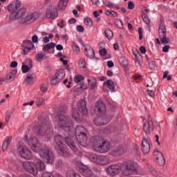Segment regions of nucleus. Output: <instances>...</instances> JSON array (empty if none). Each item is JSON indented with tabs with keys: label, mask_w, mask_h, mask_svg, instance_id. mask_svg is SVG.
Masks as SVG:
<instances>
[{
	"label": "nucleus",
	"mask_w": 177,
	"mask_h": 177,
	"mask_svg": "<svg viewBox=\"0 0 177 177\" xmlns=\"http://www.w3.org/2000/svg\"><path fill=\"white\" fill-rule=\"evenodd\" d=\"M21 1L19 0H15L12 1L7 7L8 12H10V19L11 20L19 19V23L20 24H31V23H34L35 20H37L39 17V15L37 12L34 13H27L26 8H21ZM19 9L17 12L16 11ZM15 13H16L15 15ZM27 13V14H26Z\"/></svg>",
	"instance_id": "1"
},
{
	"label": "nucleus",
	"mask_w": 177,
	"mask_h": 177,
	"mask_svg": "<svg viewBox=\"0 0 177 177\" xmlns=\"http://www.w3.org/2000/svg\"><path fill=\"white\" fill-rule=\"evenodd\" d=\"M34 132L39 135V136L45 137V140H50L53 138V130H52V125L50 122L47 120H44L42 122H40L37 127H35Z\"/></svg>",
	"instance_id": "2"
},
{
	"label": "nucleus",
	"mask_w": 177,
	"mask_h": 177,
	"mask_svg": "<svg viewBox=\"0 0 177 177\" xmlns=\"http://www.w3.org/2000/svg\"><path fill=\"white\" fill-rule=\"evenodd\" d=\"M88 130L83 126H77L75 128V136L77 142L83 147L88 146Z\"/></svg>",
	"instance_id": "3"
},
{
	"label": "nucleus",
	"mask_w": 177,
	"mask_h": 177,
	"mask_svg": "<svg viewBox=\"0 0 177 177\" xmlns=\"http://www.w3.org/2000/svg\"><path fill=\"white\" fill-rule=\"evenodd\" d=\"M94 149L97 153H107L110 150V142L102 138H96L93 141Z\"/></svg>",
	"instance_id": "4"
},
{
	"label": "nucleus",
	"mask_w": 177,
	"mask_h": 177,
	"mask_svg": "<svg viewBox=\"0 0 177 177\" xmlns=\"http://www.w3.org/2000/svg\"><path fill=\"white\" fill-rule=\"evenodd\" d=\"M38 153L41 158H42L46 164H53L55 162V154H53V152L52 150L49 149V148H41Z\"/></svg>",
	"instance_id": "5"
},
{
	"label": "nucleus",
	"mask_w": 177,
	"mask_h": 177,
	"mask_svg": "<svg viewBox=\"0 0 177 177\" xmlns=\"http://www.w3.org/2000/svg\"><path fill=\"white\" fill-rule=\"evenodd\" d=\"M160 24L159 25L158 35L160 38V41L163 45H167L169 44V38L167 37V26L164 23V17H160Z\"/></svg>",
	"instance_id": "6"
},
{
	"label": "nucleus",
	"mask_w": 177,
	"mask_h": 177,
	"mask_svg": "<svg viewBox=\"0 0 177 177\" xmlns=\"http://www.w3.org/2000/svg\"><path fill=\"white\" fill-rule=\"evenodd\" d=\"M136 165L133 162L129 161L126 162L121 167V170L122 175L124 176H129V175H132L134 171H136Z\"/></svg>",
	"instance_id": "7"
},
{
	"label": "nucleus",
	"mask_w": 177,
	"mask_h": 177,
	"mask_svg": "<svg viewBox=\"0 0 177 177\" xmlns=\"http://www.w3.org/2000/svg\"><path fill=\"white\" fill-rule=\"evenodd\" d=\"M57 122L59 128H71L73 125L71 118L64 114L58 115Z\"/></svg>",
	"instance_id": "8"
},
{
	"label": "nucleus",
	"mask_w": 177,
	"mask_h": 177,
	"mask_svg": "<svg viewBox=\"0 0 177 177\" xmlns=\"http://www.w3.org/2000/svg\"><path fill=\"white\" fill-rule=\"evenodd\" d=\"M19 154L25 160H31L32 158V152L26 146H19L18 147Z\"/></svg>",
	"instance_id": "9"
},
{
	"label": "nucleus",
	"mask_w": 177,
	"mask_h": 177,
	"mask_svg": "<svg viewBox=\"0 0 177 177\" xmlns=\"http://www.w3.org/2000/svg\"><path fill=\"white\" fill-rule=\"evenodd\" d=\"M22 167L26 172L37 176V169H35L34 162L25 161L22 163Z\"/></svg>",
	"instance_id": "10"
},
{
	"label": "nucleus",
	"mask_w": 177,
	"mask_h": 177,
	"mask_svg": "<svg viewBox=\"0 0 177 177\" xmlns=\"http://www.w3.org/2000/svg\"><path fill=\"white\" fill-rule=\"evenodd\" d=\"M77 171L80 172L84 176L91 177L93 176V171L88 166L84 164H79L76 167Z\"/></svg>",
	"instance_id": "11"
},
{
	"label": "nucleus",
	"mask_w": 177,
	"mask_h": 177,
	"mask_svg": "<svg viewBox=\"0 0 177 177\" xmlns=\"http://www.w3.org/2000/svg\"><path fill=\"white\" fill-rule=\"evenodd\" d=\"M28 144L30 146L32 151L38 153L42 148H41V143L37 137H31L28 140Z\"/></svg>",
	"instance_id": "12"
},
{
	"label": "nucleus",
	"mask_w": 177,
	"mask_h": 177,
	"mask_svg": "<svg viewBox=\"0 0 177 177\" xmlns=\"http://www.w3.org/2000/svg\"><path fill=\"white\" fill-rule=\"evenodd\" d=\"M55 142L59 146L62 154L64 157H68V153L64 149V145H63V143H64V138H63L62 136H56L55 137Z\"/></svg>",
	"instance_id": "13"
},
{
	"label": "nucleus",
	"mask_w": 177,
	"mask_h": 177,
	"mask_svg": "<svg viewBox=\"0 0 177 177\" xmlns=\"http://www.w3.org/2000/svg\"><path fill=\"white\" fill-rule=\"evenodd\" d=\"M106 104L103 101L99 100L95 102L94 111L97 115H101V114H104L106 113Z\"/></svg>",
	"instance_id": "14"
},
{
	"label": "nucleus",
	"mask_w": 177,
	"mask_h": 177,
	"mask_svg": "<svg viewBox=\"0 0 177 177\" xmlns=\"http://www.w3.org/2000/svg\"><path fill=\"white\" fill-rule=\"evenodd\" d=\"M141 149L144 154H149L150 150H151V140L149 138H143Z\"/></svg>",
	"instance_id": "15"
},
{
	"label": "nucleus",
	"mask_w": 177,
	"mask_h": 177,
	"mask_svg": "<svg viewBox=\"0 0 177 177\" xmlns=\"http://www.w3.org/2000/svg\"><path fill=\"white\" fill-rule=\"evenodd\" d=\"M154 129V124L153 119L149 116L148 122H145L143 125V131L147 135H150V132Z\"/></svg>",
	"instance_id": "16"
},
{
	"label": "nucleus",
	"mask_w": 177,
	"mask_h": 177,
	"mask_svg": "<svg viewBox=\"0 0 177 177\" xmlns=\"http://www.w3.org/2000/svg\"><path fill=\"white\" fill-rule=\"evenodd\" d=\"M46 17L47 19H56V17H57V10L56 9V7H48L46 10Z\"/></svg>",
	"instance_id": "17"
},
{
	"label": "nucleus",
	"mask_w": 177,
	"mask_h": 177,
	"mask_svg": "<svg viewBox=\"0 0 177 177\" xmlns=\"http://www.w3.org/2000/svg\"><path fill=\"white\" fill-rule=\"evenodd\" d=\"M107 172L112 176L118 175L119 172H121V167L120 165H112L107 168Z\"/></svg>",
	"instance_id": "18"
},
{
	"label": "nucleus",
	"mask_w": 177,
	"mask_h": 177,
	"mask_svg": "<svg viewBox=\"0 0 177 177\" xmlns=\"http://www.w3.org/2000/svg\"><path fill=\"white\" fill-rule=\"evenodd\" d=\"M153 156L156 157V161L159 165H165V158H164V155L160 152L158 149H156L153 151Z\"/></svg>",
	"instance_id": "19"
},
{
	"label": "nucleus",
	"mask_w": 177,
	"mask_h": 177,
	"mask_svg": "<svg viewBox=\"0 0 177 177\" xmlns=\"http://www.w3.org/2000/svg\"><path fill=\"white\" fill-rule=\"evenodd\" d=\"M94 122L95 125H97L98 127H103V125H106V124L110 122V118L106 116H104L103 118L98 117L95 118Z\"/></svg>",
	"instance_id": "20"
},
{
	"label": "nucleus",
	"mask_w": 177,
	"mask_h": 177,
	"mask_svg": "<svg viewBox=\"0 0 177 177\" xmlns=\"http://www.w3.org/2000/svg\"><path fill=\"white\" fill-rule=\"evenodd\" d=\"M33 162L35 164V169L37 171V175H38V171H45V162L41 159L37 158Z\"/></svg>",
	"instance_id": "21"
},
{
	"label": "nucleus",
	"mask_w": 177,
	"mask_h": 177,
	"mask_svg": "<svg viewBox=\"0 0 177 177\" xmlns=\"http://www.w3.org/2000/svg\"><path fill=\"white\" fill-rule=\"evenodd\" d=\"M77 107L80 111L82 113V114H84V115H86V114H88V109H86V102H85V100H79L77 102Z\"/></svg>",
	"instance_id": "22"
},
{
	"label": "nucleus",
	"mask_w": 177,
	"mask_h": 177,
	"mask_svg": "<svg viewBox=\"0 0 177 177\" xmlns=\"http://www.w3.org/2000/svg\"><path fill=\"white\" fill-rule=\"evenodd\" d=\"M65 142L68 145V146L71 149V150H73V151H78V147H77V145H75V142L71 139L70 137H66L65 138Z\"/></svg>",
	"instance_id": "23"
},
{
	"label": "nucleus",
	"mask_w": 177,
	"mask_h": 177,
	"mask_svg": "<svg viewBox=\"0 0 177 177\" xmlns=\"http://www.w3.org/2000/svg\"><path fill=\"white\" fill-rule=\"evenodd\" d=\"M97 164L98 165H107L110 164V158L106 156H100Z\"/></svg>",
	"instance_id": "24"
},
{
	"label": "nucleus",
	"mask_w": 177,
	"mask_h": 177,
	"mask_svg": "<svg viewBox=\"0 0 177 177\" xmlns=\"http://www.w3.org/2000/svg\"><path fill=\"white\" fill-rule=\"evenodd\" d=\"M72 118L77 122L82 121V117L80 115V112H78V109H77V108L72 109Z\"/></svg>",
	"instance_id": "25"
},
{
	"label": "nucleus",
	"mask_w": 177,
	"mask_h": 177,
	"mask_svg": "<svg viewBox=\"0 0 177 177\" xmlns=\"http://www.w3.org/2000/svg\"><path fill=\"white\" fill-rule=\"evenodd\" d=\"M16 74H17V71L14 70L10 73H8L5 78L6 82L9 83L15 80L16 78Z\"/></svg>",
	"instance_id": "26"
},
{
	"label": "nucleus",
	"mask_w": 177,
	"mask_h": 177,
	"mask_svg": "<svg viewBox=\"0 0 177 177\" xmlns=\"http://www.w3.org/2000/svg\"><path fill=\"white\" fill-rule=\"evenodd\" d=\"M125 151L122 147H117L116 149L111 151V155L114 157H118V156H122Z\"/></svg>",
	"instance_id": "27"
},
{
	"label": "nucleus",
	"mask_w": 177,
	"mask_h": 177,
	"mask_svg": "<svg viewBox=\"0 0 177 177\" xmlns=\"http://www.w3.org/2000/svg\"><path fill=\"white\" fill-rule=\"evenodd\" d=\"M88 85L91 86V89H96L97 88V80L95 77H91L88 79Z\"/></svg>",
	"instance_id": "28"
},
{
	"label": "nucleus",
	"mask_w": 177,
	"mask_h": 177,
	"mask_svg": "<svg viewBox=\"0 0 177 177\" xmlns=\"http://www.w3.org/2000/svg\"><path fill=\"white\" fill-rule=\"evenodd\" d=\"M64 77H66V71H64V69H60L55 74V77H57V80L59 81V82L64 80Z\"/></svg>",
	"instance_id": "29"
},
{
	"label": "nucleus",
	"mask_w": 177,
	"mask_h": 177,
	"mask_svg": "<svg viewBox=\"0 0 177 177\" xmlns=\"http://www.w3.org/2000/svg\"><path fill=\"white\" fill-rule=\"evenodd\" d=\"M10 142H12V137H7L3 142L2 150L3 151H6L8 150V147H9V145H10Z\"/></svg>",
	"instance_id": "30"
},
{
	"label": "nucleus",
	"mask_w": 177,
	"mask_h": 177,
	"mask_svg": "<svg viewBox=\"0 0 177 177\" xmlns=\"http://www.w3.org/2000/svg\"><path fill=\"white\" fill-rule=\"evenodd\" d=\"M85 55H87L88 57L91 59L95 58V50L93 48H85Z\"/></svg>",
	"instance_id": "31"
},
{
	"label": "nucleus",
	"mask_w": 177,
	"mask_h": 177,
	"mask_svg": "<svg viewBox=\"0 0 177 177\" xmlns=\"http://www.w3.org/2000/svg\"><path fill=\"white\" fill-rule=\"evenodd\" d=\"M68 0H60L58 3V6L61 10H64L67 8Z\"/></svg>",
	"instance_id": "32"
},
{
	"label": "nucleus",
	"mask_w": 177,
	"mask_h": 177,
	"mask_svg": "<svg viewBox=\"0 0 177 177\" xmlns=\"http://www.w3.org/2000/svg\"><path fill=\"white\" fill-rule=\"evenodd\" d=\"M55 46H56V44H55L53 42H50V43H48V44H46L43 47L42 50L44 52H48V50H49L50 49H53V48H55Z\"/></svg>",
	"instance_id": "33"
},
{
	"label": "nucleus",
	"mask_w": 177,
	"mask_h": 177,
	"mask_svg": "<svg viewBox=\"0 0 177 177\" xmlns=\"http://www.w3.org/2000/svg\"><path fill=\"white\" fill-rule=\"evenodd\" d=\"M35 59L39 63H42V62H44V59H45V55H44V53L42 52L39 53L36 55Z\"/></svg>",
	"instance_id": "34"
},
{
	"label": "nucleus",
	"mask_w": 177,
	"mask_h": 177,
	"mask_svg": "<svg viewBox=\"0 0 177 177\" xmlns=\"http://www.w3.org/2000/svg\"><path fill=\"white\" fill-rule=\"evenodd\" d=\"M26 82L27 85H31V84H34V76L31 74H28L26 78Z\"/></svg>",
	"instance_id": "35"
},
{
	"label": "nucleus",
	"mask_w": 177,
	"mask_h": 177,
	"mask_svg": "<svg viewBox=\"0 0 177 177\" xmlns=\"http://www.w3.org/2000/svg\"><path fill=\"white\" fill-rule=\"evenodd\" d=\"M106 85L109 89H110V91H111L112 92H114V89H115V85H114V82H113V80H107Z\"/></svg>",
	"instance_id": "36"
},
{
	"label": "nucleus",
	"mask_w": 177,
	"mask_h": 177,
	"mask_svg": "<svg viewBox=\"0 0 177 177\" xmlns=\"http://www.w3.org/2000/svg\"><path fill=\"white\" fill-rule=\"evenodd\" d=\"M105 15L110 17H118V13L115 11H110L109 10H105Z\"/></svg>",
	"instance_id": "37"
},
{
	"label": "nucleus",
	"mask_w": 177,
	"mask_h": 177,
	"mask_svg": "<svg viewBox=\"0 0 177 177\" xmlns=\"http://www.w3.org/2000/svg\"><path fill=\"white\" fill-rule=\"evenodd\" d=\"M114 35H113V31L110 30V28H106L105 30V37L108 38V39H111Z\"/></svg>",
	"instance_id": "38"
},
{
	"label": "nucleus",
	"mask_w": 177,
	"mask_h": 177,
	"mask_svg": "<svg viewBox=\"0 0 177 177\" xmlns=\"http://www.w3.org/2000/svg\"><path fill=\"white\" fill-rule=\"evenodd\" d=\"M89 160H91V161L97 164L99 162V156H97L96 154H91L89 156Z\"/></svg>",
	"instance_id": "39"
},
{
	"label": "nucleus",
	"mask_w": 177,
	"mask_h": 177,
	"mask_svg": "<svg viewBox=\"0 0 177 177\" xmlns=\"http://www.w3.org/2000/svg\"><path fill=\"white\" fill-rule=\"evenodd\" d=\"M79 67L80 68H86V62L85 61V59L84 58H80L79 60Z\"/></svg>",
	"instance_id": "40"
},
{
	"label": "nucleus",
	"mask_w": 177,
	"mask_h": 177,
	"mask_svg": "<svg viewBox=\"0 0 177 177\" xmlns=\"http://www.w3.org/2000/svg\"><path fill=\"white\" fill-rule=\"evenodd\" d=\"M82 80H85V77L81 75H77L74 78L75 82H77V84L81 82Z\"/></svg>",
	"instance_id": "41"
},
{
	"label": "nucleus",
	"mask_w": 177,
	"mask_h": 177,
	"mask_svg": "<svg viewBox=\"0 0 177 177\" xmlns=\"http://www.w3.org/2000/svg\"><path fill=\"white\" fill-rule=\"evenodd\" d=\"M32 45V41L31 40H24L23 41V47H26L28 48V46H31Z\"/></svg>",
	"instance_id": "42"
},
{
	"label": "nucleus",
	"mask_w": 177,
	"mask_h": 177,
	"mask_svg": "<svg viewBox=\"0 0 177 177\" xmlns=\"http://www.w3.org/2000/svg\"><path fill=\"white\" fill-rule=\"evenodd\" d=\"M21 70H22V73L24 74H26V73H28V71H30V66L23 64L21 66Z\"/></svg>",
	"instance_id": "43"
},
{
	"label": "nucleus",
	"mask_w": 177,
	"mask_h": 177,
	"mask_svg": "<svg viewBox=\"0 0 177 177\" xmlns=\"http://www.w3.org/2000/svg\"><path fill=\"white\" fill-rule=\"evenodd\" d=\"M142 17L146 24H150V20L149 19L147 15L142 14Z\"/></svg>",
	"instance_id": "44"
},
{
	"label": "nucleus",
	"mask_w": 177,
	"mask_h": 177,
	"mask_svg": "<svg viewBox=\"0 0 177 177\" xmlns=\"http://www.w3.org/2000/svg\"><path fill=\"white\" fill-rule=\"evenodd\" d=\"M148 169L150 171L152 175H157V171H156V169H154V167H153L152 166L148 165Z\"/></svg>",
	"instance_id": "45"
},
{
	"label": "nucleus",
	"mask_w": 177,
	"mask_h": 177,
	"mask_svg": "<svg viewBox=\"0 0 177 177\" xmlns=\"http://www.w3.org/2000/svg\"><path fill=\"white\" fill-rule=\"evenodd\" d=\"M92 19H91V18H86L85 19H84V24L86 25V26H92Z\"/></svg>",
	"instance_id": "46"
},
{
	"label": "nucleus",
	"mask_w": 177,
	"mask_h": 177,
	"mask_svg": "<svg viewBox=\"0 0 177 177\" xmlns=\"http://www.w3.org/2000/svg\"><path fill=\"white\" fill-rule=\"evenodd\" d=\"M115 24L116 27H118V28H122V27H124V26L122 25V21L120 20L115 21Z\"/></svg>",
	"instance_id": "47"
},
{
	"label": "nucleus",
	"mask_w": 177,
	"mask_h": 177,
	"mask_svg": "<svg viewBox=\"0 0 177 177\" xmlns=\"http://www.w3.org/2000/svg\"><path fill=\"white\" fill-rule=\"evenodd\" d=\"M76 30L77 31H78L79 32H84V31H85V28H84V26H81V25H78L76 26Z\"/></svg>",
	"instance_id": "48"
},
{
	"label": "nucleus",
	"mask_w": 177,
	"mask_h": 177,
	"mask_svg": "<svg viewBox=\"0 0 177 177\" xmlns=\"http://www.w3.org/2000/svg\"><path fill=\"white\" fill-rule=\"evenodd\" d=\"M138 33H139V39H143V28H138Z\"/></svg>",
	"instance_id": "49"
},
{
	"label": "nucleus",
	"mask_w": 177,
	"mask_h": 177,
	"mask_svg": "<svg viewBox=\"0 0 177 177\" xmlns=\"http://www.w3.org/2000/svg\"><path fill=\"white\" fill-rule=\"evenodd\" d=\"M72 48L74 50V52H80V46L75 44H73Z\"/></svg>",
	"instance_id": "50"
},
{
	"label": "nucleus",
	"mask_w": 177,
	"mask_h": 177,
	"mask_svg": "<svg viewBox=\"0 0 177 177\" xmlns=\"http://www.w3.org/2000/svg\"><path fill=\"white\" fill-rule=\"evenodd\" d=\"M41 177H55L52 174V173L50 172H45L41 174Z\"/></svg>",
	"instance_id": "51"
},
{
	"label": "nucleus",
	"mask_w": 177,
	"mask_h": 177,
	"mask_svg": "<svg viewBox=\"0 0 177 177\" xmlns=\"http://www.w3.org/2000/svg\"><path fill=\"white\" fill-rule=\"evenodd\" d=\"M120 63L123 67H128V59H124Z\"/></svg>",
	"instance_id": "52"
},
{
	"label": "nucleus",
	"mask_w": 177,
	"mask_h": 177,
	"mask_svg": "<svg viewBox=\"0 0 177 177\" xmlns=\"http://www.w3.org/2000/svg\"><path fill=\"white\" fill-rule=\"evenodd\" d=\"M100 55H101V56H106L107 55V50H106V48L100 50Z\"/></svg>",
	"instance_id": "53"
},
{
	"label": "nucleus",
	"mask_w": 177,
	"mask_h": 177,
	"mask_svg": "<svg viewBox=\"0 0 177 177\" xmlns=\"http://www.w3.org/2000/svg\"><path fill=\"white\" fill-rule=\"evenodd\" d=\"M105 6H107V8H114V3L110 2V1H106L104 3Z\"/></svg>",
	"instance_id": "54"
},
{
	"label": "nucleus",
	"mask_w": 177,
	"mask_h": 177,
	"mask_svg": "<svg viewBox=\"0 0 177 177\" xmlns=\"http://www.w3.org/2000/svg\"><path fill=\"white\" fill-rule=\"evenodd\" d=\"M171 48V46L166 45L162 48V52L167 53L169 52V49Z\"/></svg>",
	"instance_id": "55"
},
{
	"label": "nucleus",
	"mask_w": 177,
	"mask_h": 177,
	"mask_svg": "<svg viewBox=\"0 0 177 177\" xmlns=\"http://www.w3.org/2000/svg\"><path fill=\"white\" fill-rule=\"evenodd\" d=\"M43 103H44V98H38L36 101V104H37L38 106L42 105Z\"/></svg>",
	"instance_id": "56"
},
{
	"label": "nucleus",
	"mask_w": 177,
	"mask_h": 177,
	"mask_svg": "<svg viewBox=\"0 0 177 177\" xmlns=\"http://www.w3.org/2000/svg\"><path fill=\"white\" fill-rule=\"evenodd\" d=\"M128 8L129 9H135V3H133V2H132V1H129Z\"/></svg>",
	"instance_id": "57"
},
{
	"label": "nucleus",
	"mask_w": 177,
	"mask_h": 177,
	"mask_svg": "<svg viewBox=\"0 0 177 177\" xmlns=\"http://www.w3.org/2000/svg\"><path fill=\"white\" fill-rule=\"evenodd\" d=\"M24 55H27L30 50H31V47H24Z\"/></svg>",
	"instance_id": "58"
},
{
	"label": "nucleus",
	"mask_w": 177,
	"mask_h": 177,
	"mask_svg": "<svg viewBox=\"0 0 177 177\" xmlns=\"http://www.w3.org/2000/svg\"><path fill=\"white\" fill-rule=\"evenodd\" d=\"M32 41L33 42V44H37V42H38V36H37V35L32 36Z\"/></svg>",
	"instance_id": "59"
},
{
	"label": "nucleus",
	"mask_w": 177,
	"mask_h": 177,
	"mask_svg": "<svg viewBox=\"0 0 177 177\" xmlns=\"http://www.w3.org/2000/svg\"><path fill=\"white\" fill-rule=\"evenodd\" d=\"M17 65H18L17 62L13 61L10 64V67L11 68H16V67H17Z\"/></svg>",
	"instance_id": "60"
},
{
	"label": "nucleus",
	"mask_w": 177,
	"mask_h": 177,
	"mask_svg": "<svg viewBox=\"0 0 177 177\" xmlns=\"http://www.w3.org/2000/svg\"><path fill=\"white\" fill-rule=\"evenodd\" d=\"M147 94L151 97H154V96L156 95V94L154 93V91L147 90Z\"/></svg>",
	"instance_id": "61"
},
{
	"label": "nucleus",
	"mask_w": 177,
	"mask_h": 177,
	"mask_svg": "<svg viewBox=\"0 0 177 177\" xmlns=\"http://www.w3.org/2000/svg\"><path fill=\"white\" fill-rule=\"evenodd\" d=\"M59 82H60V81H59L57 77H55L54 79H53L51 80V84L52 85H56L57 84H59Z\"/></svg>",
	"instance_id": "62"
},
{
	"label": "nucleus",
	"mask_w": 177,
	"mask_h": 177,
	"mask_svg": "<svg viewBox=\"0 0 177 177\" xmlns=\"http://www.w3.org/2000/svg\"><path fill=\"white\" fill-rule=\"evenodd\" d=\"M107 66L108 67H114V62L113 61H108L107 62Z\"/></svg>",
	"instance_id": "63"
},
{
	"label": "nucleus",
	"mask_w": 177,
	"mask_h": 177,
	"mask_svg": "<svg viewBox=\"0 0 177 177\" xmlns=\"http://www.w3.org/2000/svg\"><path fill=\"white\" fill-rule=\"evenodd\" d=\"M140 52H141V53L145 55V53H146V48L145 46H141L140 48Z\"/></svg>",
	"instance_id": "64"
}]
</instances>
